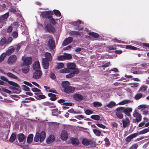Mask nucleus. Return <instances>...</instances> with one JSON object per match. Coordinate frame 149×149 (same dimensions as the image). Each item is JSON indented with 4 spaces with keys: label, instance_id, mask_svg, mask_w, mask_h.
Here are the masks:
<instances>
[{
    "label": "nucleus",
    "instance_id": "nucleus-47",
    "mask_svg": "<svg viewBox=\"0 0 149 149\" xmlns=\"http://www.w3.org/2000/svg\"><path fill=\"white\" fill-rule=\"evenodd\" d=\"M64 64L63 63H58L55 66V68L56 69H60L63 68Z\"/></svg>",
    "mask_w": 149,
    "mask_h": 149
},
{
    "label": "nucleus",
    "instance_id": "nucleus-43",
    "mask_svg": "<svg viewBox=\"0 0 149 149\" xmlns=\"http://www.w3.org/2000/svg\"><path fill=\"white\" fill-rule=\"evenodd\" d=\"M116 104V103L115 102L113 101H111L107 104V106L109 108H111L115 106Z\"/></svg>",
    "mask_w": 149,
    "mask_h": 149
},
{
    "label": "nucleus",
    "instance_id": "nucleus-55",
    "mask_svg": "<svg viewBox=\"0 0 149 149\" xmlns=\"http://www.w3.org/2000/svg\"><path fill=\"white\" fill-rule=\"evenodd\" d=\"M60 72L62 73H68L70 72V70L68 68H65L61 70Z\"/></svg>",
    "mask_w": 149,
    "mask_h": 149
},
{
    "label": "nucleus",
    "instance_id": "nucleus-15",
    "mask_svg": "<svg viewBox=\"0 0 149 149\" xmlns=\"http://www.w3.org/2000/svg\"><path fill=\"white\" fill-rule=\"evenodd\" d=\"M45 58H42V59L49 61L51 62L52 60V56L50 53L46 52L45 54Z\"/></svg>",
    "mask_w": 149,
    "mask_h": 149
},
{
    "label": "nucleus",
    "instance_id": "nucleus-17",
    "mask_svg": "<svg viewBox=\"0 0 149 149\" xmlns=\"http://www.w3.org/2000/svg\"><path fill=\"white\" fill-rule=\"evenodd\" d=\"M6 55H9V49H8L6 53H3L0 56V63L3 61Z\"/></svg>",
    "mask_w": 149,
    "mask_h": 149
},
{
    "label": "nucleus",
    "instance_id": "nucleus-7",
    "mask_svg": "<svg viewBox=\"0 0 149 149\" xmlns=\"http://www.w3.org/2000/svg\"><path fill=\"white\" fill-rule=\"evenodd\" d=\"M35 72L33 73V78L35 79H38L41 78L42 72L40 70H35Z\"/></svg>",
    "mask_w": 149,
    "mask_h": 149
},
{
    "label": "nucleus",
    "instance_id": "nucleus-63",
    "mask_svg": "<svg viewBox=\"0 0 149 149\" xmlns=\"http://www.w3.org/2000/svg\"><path fill=\"white\" fill-rule=\"evenodd\" d=\"M96 125L98 127L103 129L106 128V126L101 123H96Z\"/></svg>",
    "mask_w": 149,
    "mask_h": 149
},
{
    "label": "nucleus",
    "instance_id": "nucleus-62",
    "mask_svg": "<svg viewBox=\"0 0 149 149\" xmlns=\"http://www.w3.org/2000/svg\"><path fill=\"white\" fill-rule=\"evenodd\" d=\"M24 144L22 143L21 144H18L19 145L22 147L23 149H29V147L27 145H24Z\"/></svg>",
    "mask_w": 149,
    "mask_h": 149
},
{
    "label": "nucleus",
    "instance_id": "nucleus-1",
    "mask_svg": "<svg viewBox=\"0 0 149 149\" xmlns=\"http://www.w3.org/2000/svg\"><path fill=\"white\" fill-rule=\"evenodd\" d=\"M46 137V134L45 132H42L40 134L37 132L34 139V141L36 142H38L39 140L40 142H43Z\"/></svg>",
    "mask_w": 149,
    "mask_h": 149
},
{
    "label": "nucleus",
    "instance_id": "nucleus-10",
    "mask_svg": "<svg viewBox=\"0 0 149 149\" xmlns=\"http://www.w3.org/2000/svg\"><path fill=\"white\" fill-rule=\"evenodd\" d=\"M68 138V134L66 130H63L62 131L61 135V138L63 141H66Z\"/></svg>",
    "mask_w": 149,
    "mask_h": 149
},
{
    "label": "nucleus",
    "instance_id": "nucleus-61",
    "mask_svg": "<svg viewBox=\"0 0 149 149\" xmlns=\"http://www.w3.org/2000/svg\"><path fill=\"white\" fill-rule=\"evenodd\" d=\"M22 89L26 91H30V88L27 86H26L24 85H23L22 86Z\"/></svg>",
    "mask_w": 149,
    "mask_h": 149
},
{
    "label": "nucleus",
    "instance_id": "nucleus-51",
    "mask_svg": "<svg viewBox=\"0 0 149 149\" xmlns=\"http://www.w3.org/2000/svg\"><path fill=\"white\" fill-rule=\"evenodd\" d=\"M9 16V12H7L5 14H4L3 15L1 16L2 17V19L4 21L5 20L7 19Z\"/></svg>",
    "mask_w": 149,
    "mask_h": 149
},
{
    "label": "nucleus",
    "instance_id": "nucleus-64",
    "mask_svg": "<svg viewBox=\"0 0 149 149\" xmlns=\"http://www.w3.org/2000/svg\"><path fill=\"white\" fill-rule=\"evenodd\" d=\"M138 146V145L137 144H134L131 146L129 149H136Z\"/></svg>",
    "mask_w": 149,
    "mask_h": 149
},
{
    "label": "nucleus",
    "instance_id": "nucleus-13",
    "mask_svg": "<svg viewBox=\"0 0 149 149\" xmlns=\"http://www.w3.org/2000/svg\"><path fill=\"white\" fill-rule=\"evenodd\" d=\"M73 97L74 100L77 101H81L83 99L82 95L78 93H76L73 95Z\"/></svg>",
    "mask_w": 149,
    "mask_h": 149
},
{
    "label": "nucleus",
    "instance_id": "nucleus-58",
    "mask_svg": "<svg viewBox=\"0 0 149 149\" xmlns=\"http://www.w3.org/2000/svg\"><path fill=\"white\" fill-rule=\"evenodd\" d=\"M84 113L87 115H89L93 113V112L90 109H87L85 111Z\"/></svg>",
    "mask_w": 149,
    "mask_h": 149
},
{
    "label": "nucleus",
    "instance_id": "nucleus-25",
    "mask_svg": "<svg viewBox=\"0 0 149 149\" xmlns=\"http://www.w3.org/2000/svg\"><path fill=\"white\" fill-rule=\"evenodd\" d=\"M48 61L42 59V65L44 69H47L49 66V63Z\"/></svg>",
    "mask_w": 149,
    "mask_h": 149
},
{
    "label": "nucleus",
    "instance_id": "nucleus-2",
    "mask_svg": "<svg viewBox=\"0 0 149 149\" xmlns=\"http://www.w3.org/2000/svg\"><path fill=\"white\" fill-rule=\"evenodd\" d=\"M23 65L29 66L31 64L32 61V58L31 57H26L24 58V56L22 58Z\"/></svg>",
    "mask_w": 149,
    "mask_h": 149
},
{
    "label": "nucleus",
    "instance_id": "nucleus-16",
    "mask_svg": "<svg viewBox=\"0 0 149 149\" xmlns=\"http://www.w3.org/2000/svg\"><path fill=\"white\" fill-rule=\"evenodd\" d=\"M64 90L65 93H73L74 91L75 88L73 87L69 86Z\"/></svg>",
    "mask_w": 149,
    "mask_h": 149
},
{
    "label": "nucleus",
    "instance_id": "nucleus-56",
    "mask_svg": "<svg viewBox=\"0 0 149 149\" xmlns=\"http://www.w3.org/2000/svg\"><path fill=\"white\" fill-rule=\"evenodd\" d=\"M10 85L12 86L13 87H18L19 86L17 83L10 81Z\"/></svg>",
    "mask_w": 149,
    "mask_h": 149
},
{
    "label": "nucleus",
    "instance_id": "nucleus-57",
    "mask_svg": "<svg viewBox=\"0 0 149 149\" xmlns=\"http://www.w3.org/2000/svg\"><path fill=\"white\" fill-rule=\"evenodd\" d=\"M42 104L45 106H50L51 105H54L53 103H50L48 101L44 102L42 103Z\"/></svg>",
    "mask_w": 149,
    "mask_h": 149
},
{
    "label": "nucleus",
    "instance_id": "nucleus-33",
    "mask_svg": "<svg viewBox=\"0 0 149 149\" xmlns=\"http://www.w3.org/2000/svg\"><path fill=\"white\" fill-rule=\"evenodd\" d=\"M122 45H111L109 46L107 48L109 50H114L117 49L116 47L121 46Z\"/></svg>",
    "mask_w": 149,
    "mask_h": 149
},
{
    "label": "nucleus",
    "instance_id": "nucleus-14",
    "mask_svg": "<svg viewBox=\"0 0 149 149\" xmlns=\"http://www.w3.org/2000/svg\"><path fill=\"white\" fill-rule=\"evenodd\" d=\"M73 41L72 37H70L66 38L63 41L62 45L65 46L71 43Z\"/></svg>",
    "mask_w": 149,
    "mask_h": 149
},
{
    "label": "nucleus",
    "instance_id": "nucleus-37",
    "mask_svg": "<svg viewBox=\"0 0 149 149\" xmlns=\"http://www.w3.org/2000/svg\"><path fill=\"white\" fill-rule=\"evenodd\" d=\"M32 91L36 93H35V94L36 95H37V94H42L41 93V91L38 89L37 88H32Z\"/></svg>",
    "mask_w": 149,
    "mask_h": 149
},
{
    "label": "nucleus",
    "instance_id": "nucleus-5",
    "mask_svg": "<svg viewBox=\"0 0 149 149\" xmlns=\"http://www.w3.org/2000/svg\"><path fill=\"white\" fill-rule=\"evenodd\" d=\"M18 140L19 143V144L22 143L25 144L26 142V138L24 135L22 133L18 134L17 136Z\"/></svg>",
    "mask_w": 149,
    "mask_h": 149
},
{
    "label": "nucleus",
    "instance_id": "nucleus-23",
    "mask_svg": "<svg viewBox=\"0 0 149 149\" xmlns=\"http://www.w3.org/2000/svg\"><path fill=\"white\" fill-rule=\"evenodd\" d=\"M10 89L13 91L14 93H18L20 91V87L19 86L18 87L10 86Z\"/></svg>",
    "mask_w": 149,
    "mask_h": 149
},
{
    "label": "nucleus",
    "instance_id": "nucleus-45",
    "mask_svg": "<svg viewBox=\"0 0 149 149\" xmlns=\"http://www.w3.org/2000/svg\"><path fill=\"white\" fill-rule=\"evenodd\" d=\"M71 143L73 145H78L79 144V141L76 138H73L72 139Z\"/></svg>",
    "mask_w": 149,
    "mask_h": 149
},
{
    "label": "nucleus",
    "instance_id": "nucleus-22",
    "mask_svg": "<svg viewBox=\"0 0 149 149\" xmlns=\"http://www.w3.org/2000/svg\"><path fill=\"white\" fill-rule=\"evenodd\" d=\"M137 136V134H136V133H134L131 134L126 138L125 141L127 142H130L131 141L132 139L135 138Z\"/></svg>",
    "mask_w": 149,
    "mask_h": 149
},
{
    "label": "nucleus",
    "instance_id": "nucleus-36",
    "mask_svg": "<svg viewBox=\"0 0 149 149\" xmlns=\"http://www.w3.org/2000/svg\"><path fill=\"white\" fill-rule=\"evenodd\" d=\"M33 135L32 134H29L27 139V143H31L33 141Z\"/></svg>",
    "mask_w": 149,
    "mask_h": 149
},
{
    "label": "nucleus",
    "instance_id": "nucleus-53",
    "mask_svg": "<svg viewBox=\"0 0 149 149\" xmlns=\"http://www.w3.org/2000/svg\"><path fill=\"white\" fill-rule=\"evenodd\" d=\"M110 63L109 62L104 64V65H102L100 66L99 67L100 68H104L103 69V70H104V68H107L110 65Z\"/></svg>",
    "mask_w": 149,
    "mask_h": 149
},
{
    "label": "nucleus",
    "instance_id": "nucleus-35",
    "mask_svg": "<svg viewBox=\"0 0 149 149\" xmlns=\"http://www.w3.org/2000/svg\"><path fill=\"white\" fill-rule=\"evenodd\" d=\"M70 85V83L67 81H65L63 82L62 84V86L64 89L69 87Z\"/></svg>",
    "mask_w": 149,
    "mask_h": 149
},
{
    "label": "nucleus",
    "instance_id": "nucleus-46",
    "mask_svg": "<svg viewBox=\"0 0 149 149\" xmlns=\"http://www.w3.org/2000/svg\"><path fill=\"white\" fill-rule=\"evenodd\" d=\"M16 138V135L14 133H12L10 137V142L14 141Z\"/></svg>",
    "mask_w": 149,
    "mask_h": 149
},
{
    "label": "nucleus",
    "instance_id": "nucleus-21",
    "mask_svg": "<svg viewBox=\"0 0 149 149\" xmlns=\"http://www.w3.org/2000/svg\"><path fill=\"white\" fill-rule=\"evenodd\" d=\"M133 116L136 119H138L140 121L141 120L142 116L141 115L135 111L133 114Z\"/></svg>",
    "mask_w": 149,
    "mask_h": 149
},
{
    "label": "nucleus",
    "instance_id": "nucleus-12",
    "mask_svg": "<svg viewBox=\"0 0 149 149\" xmlns=\"http://www.w3.org/2000/svg\"><path fill=\"white\" fill-rule=\"evenodd\" d=\"M122 122L123 124V128H125L128 126L130 123V121L128 117H126L125 119L122 120Z\"/></svg>",
    "mask_w": 149,
    "mask_h": 149
},
{
    "label": "nucleus",
    "instance_id": "nucleus-8",
    "mask_svg": "<svg viewBox=\"0 0 149 149\" xmlns=\"http://www.w3.org/2000/svg\"><path fill=\"white\" fill-rule=\"evenodd\" d=\"M122 109L123 113H124L125 115L128 116H131L130 113L132 111V109L131 108L122 107Z\"/></svg>",
    "mask_w": 149,
    "mask_h": 149
},
{
    "label": "nucleus",
    "instance_id": "nucleus-42",
    "mask_svg": "<svg viewBox=\"0 0 149 149\" xmlns=\"http://www.w3.org/2000/svg\"><path fill=\"white\" fill-rule=\"evenodd\" d=\"M10 12H12L14 13H16L15 14L16 15L17 14H19V13L20 12V11L17 9L16 10L14 8H10Z\"/></svg>",
    "mask_w": 149,
    "mask_h": 149
},
{
    "label": "nucleus",
    "instance_id": "nucleus-41",
    "mask_svg": "<svg viewBox=\"0 0 149 149\" xmlns=\"http://www.w3.org/2000/svg\"><path fill=\"white\" fill-rule=\"evenodd\" d=\"M91 119L96 120H99L100 118V116L97 115H93L91 116Z\"/></svg>",
    "mask_w": 149,
    "mask_h": 149
},
{
    "label": "nucleus",
    "instance_id": "nucleus-20",
    "mask_svg": "<svg viewBox=\"0 0 149 149\" xmlns=\"http://www.w3.org/2000/svg\"><path fill=\"white\" fill-rule=\"evenodd\" d=\"M33 68L34 70H40V67L39 62L38 61H36L33 65Z\"/></svg>",
    "mask_w": 149,
    "mask_h": 149
},
{
    "label": "nucleus",
    "instance_id": "nucleus-31",
    "mask_svg": "<svg viewBox=\"0 0 149 149\" xmlns=\"http://www.w3.org/2000/svg\"><path fill=\"white\" fill-rule=\"evenodd\" d=\"M89 140L86 138H83L82 139L81 143L82 144L85 146H88L90 144V142Z\"/></svg>",
    "mask_w": 149,
    "mask_h": 149
},
{
    "label": "nucleus",
    "instance_id": "nucleus-30",
    "mask_svg": "<svg viewBox=\"0 0 149 149\" xmlns=\"http://www.w3.org/2000/svg\"><path fill=\"white\" fill-rule=\"evenodd\" d=\"M125 48L127 49H131L133 50H140V49L134 46L131 45H126Z\"/></svg>",
    "mask_w": 149,
    "mask_h": 149
},
{
    "label": "nucleus",
    "instance_id": "nucleus-59",
    "mask_svg": "<svg viewBox=\"0 0 149 149\" xmlns=\"http://www.w3.org/2000/svg\"><path fill=\"white\" fill-rule=\"evenodd\" d=\"M49 20L50 21V22L53 25H54L56 24L55 20L52 17V16H51V17H50V18H49Z\"/></svg>",
    "mask_w": 149,
    "mask_h": 149
},
{
    "label": "nucleus",
    "instance_id": "nucleus-44",
    "mask_svg": "<svg viewBox=\"0 0 149 149\" xmlns=\"http://www.w3.org/2000/svg\"><path fill=\"white\" fill-rule=\"evenodd\" d=\"M54 14L56 16L60 17L61 15V14L60 11L58 10L54 9L53 10Z\"/></svg>",
    "mask_w": 149,
    "mask_h": 149
},
{
    "label": "nucleus",
    "instance_id": "nucleus-28",
    "mask_svg": "<svg viewBox=\"0 0 149 149\" xmlns=\"http://www.w3.org/2000/svg\"><path fill=\"white\" fill-rule=\"evenodd\" d=\"M17 59L16 56L15 55L10 56V64L16 62Z\"/></svg>",
    "mask_w": 149,
    "mask_h": 149
},
{
    "label": "nucleus",
    "instance_id": "nucleus-24",
    "mask_svg": "<svg viewBox=\"0 0 149 149\" xmlns=\"http://www.w3.org/2000/svg\"><path fill=\"white\" fill-rule=\"evenodd\" d=\"M55 140V137L53 135L49 136L46 140V142L48 144H49L53 142Z\"/></svg>",
    "mask_w": 149,
    "mask_h": 149
},
{
    "label": "nucleus",
    "instance_id": "nucleus-29",
    "mask_svg": "<svg viewBox=\"0 0 149 149\" xmlns=\"http://www.w3.org/2000/svg\"><path fill=\"white\" fill-rule=\"evenodd\" d=\"M81 21L80 20H78L73 22V24L75 26L74 29H79V27L81 23Z\"/></svg>",
    "mask_w": 149,
    "mask_h": 149
},
{
    "label": "nucleus",
    "instance_id": "nucleus-50",
    "mask_svg": "<svg viewBox=\"0 0 149 149\" xmlns=\"http://www.w3.org/2000/svg\"><path fill=\"white\" fill-rule=\"evenodd\" d=\"M93 132L97 136H100L101 134V132L98 130L97 129H93Z\"/></svg>",
    "mask_w": 149,
    "mask_h": 149
},
{
    "label": "nucleus",
    "instance_id": "nucleus-19",
    "mask_svg": "<svg viewBox=\"0 0 149 149\" xmlns=\"http://www.w3.org/2000/svg\"><path fill=\"white\" fill-rule=\"evenodd\" d=\"M67 67L69 69L72 70L71 71H74V70L75 69H77L76 68V65L75 64L73 63H68L67 64Z\"/></svg>",
    "mask_w": 149,
    "mask_h": 149
},
{
    "label": "nucleus",
    "instance_id": "nucleus-48",
    "mask_svg": "<svg viewBox=\"0 0 149 149\" xmlns=\"http://www.w3.org/2000/svg\"><path fill=\"white\" fill-rule=\"evenodd\" d=\"M105 142V146L106 147L109 146L111 144L110 142L109 141L108 139L106 138L104 140Z\"/></svg>",
    "mask_w": 149,
    "mask_h": 149
},
{
    "label": "nucleus",
    "instance_id": "nucleus-52",
    "mask_svg": "<svg viewBox=\"0 0 149 149\" xmlns=\"http://www.w3.org/2000/svg\"><path fill=\"white\" fill-rule=\"evenodd\" d=\"M64 55L65 60H70L72 58V56L70 54H65Z\"/></svg>",
    "mask_w": 149,
    "mask_h": 149
},
{
    "label": "nucleus",
    "instance_id": "nucleus-60",
    "mask_svg": "<svg viewBox=\"0 0 149 149\" xmlns=\"http://www.w3.org/2000/svg\"><path fill=\"white\" fill-rule=\"evenodd\" d=\"M58 60L59 61H63L65 60L64 55L59 56L57 57Z\"/></svg>",
    "mask_w": 149,
    "mask_h": 149
},
{
    "label": "nucleus",
    "instance_id": "nucleus-32",
    "mask_svg": "<svg viewBox=\"0 0 149 149\" xmlns=\"http://www.w3.org/2000/svg\"><path fill=\"white\" fill-rule=\"evenodd\" d=\"M19 23L17 22H13L11 24V25H10V32H11L13 29V27L14 26L18 27L19 26Z\"/></svg>",
    "mask_w": 149,
    "mask_h": 149
},
{
    "label": "nucleus",
    "instance_id": "nucleus-6",
    "mask_svg": "<svg viewBox=\"0 0 149 149\" xmlns=\"http://www.w3.org/2000/svg\"><path fill=\"white\" fill-rule=\"evenodd\" d=\"M47 44V46L51 50H53L55 47V41L53 39H50L48 42Z\"/></svg>",
    "mask_w": 149,
    "mask_h": 149
},
{
    "label": "nucleus",
    "instance_id": "nucleus-38",
    "mask_svg": "<svg viewBox=\"0 0 149 149\" xmlns=\"http://www.w3.org/2000/svg\"><path fill=\"white\" fill-rule=\"evenodd\" d=\"M7 42L6 38H3L0 40V46H5Z\"/></svg>",
    "mask_w": 149,
    "mask_h": 149
},
{
    "label": "nucleus",
    "instance_id": "nucleus-54",
    "mask_svg": "<svg viewBox=\"0 0 149 149\" xmlns=\"http://www.w3.org/2000/svg\"><path fill=\"white\" fill-rule=\"evenodd\" d=\"M70 34L71 35L73 36L75 35H79L80 33L77 31H71L70 32Z\"/></svg>",
    "mask_w": 149,
    "mask_h": 149
},
{
    "label": "nucleus",
    "instance_id": "nucleus-34",
    "mask_svg": "<svg viewBox=\"0 0 149 149\" xmlns=\"http://www.w3.org/2000/svg\"><path fill=\"white\" fill-rule=\"evenodd\" d=\"M23 67L22 68L23 72L24 73H27L29 70V66H24L23 65Z\"/></svg>",
    "mask_w": 149,
    "mask_h": 149
},
{
    "label": "nucleus",
    "instance_id": "nucleus-4",
    "mask_svg": "<svg viewBox=\"0 0 149 149\" xmlns=\"http://www.w3.org/2000/svg\"><path fill=\"white\" fill-rule=\"evenodd\" d=\"M116 115L117 117L119 119H122L123 118V111L122 107H119L116 109Z\"/></svg>",
    "mask_w": 149,
    "mask_h": 149
},
{
    "label": "nucleus",
    "instance_id": "nucleus-9",
    "mask_svg": "<svg viewBox=\"0 0 149 149\" xmlns=\"http://www.w3.org/2000/svg\"><path fill=\"white\" fill-rule=\"evenodd\" d=\"M45 27L47 29V31L50 33H54L55 31V30L54 26L49 24H47Z\"/></svg>",
    "mask_w": 149,
    "mask_h": 149
},
{
    "label": "nucleus",
    "instance_id": "nucleus-11",
    "mask_svg": "<svg viewBox=\"0 0 149 149\" xmlns=\"http://www.w3.org/2000/svg\"><path fill=\"white\" fill-rule=\"evenodd\" d=\"M79 72L78 69H75L74 70V71H71L70 74H67L65 77L67 78H72L74 76V74H77Z\"/></svg>",
    "mask_w": 149,
    "mask_h": 149
},
{
    "label": "nucleus",
    "instance_id": "nucleus-27",
    "mask_svg": "<svg viewBox=\"0 0 149 149\" xmlns=\"http://www.w3.org/2000/svg\"><path fill=\"white\" fill-rule=\"evenodd\" d=\"M48 95L49 97H50V100L52 101H54L57 99L56 95L54 94L51 93H49Z\"/></svg>",
    "mask_w": 149,
    "mask_h": 149
},
{
    "label": "nucleus",
    "instance_id": "nucleus-18",
    "mask_svg": "<svg viewBox=\"0 0 149 149\" xmlns=\"http://www.w3.org/2000/svg\"><path fill=\"white\" fill-rule=\"evenodd\" d=\"M12 37H10V43L13 41V39H15L17 38L18 36V31H13L11 35Z\"/></svg>",
    "mask_w": 149,
    "mask_h": 149
},
{
    "label": "nucleus",
    "instance_id": "nucleus-39",
    "mask_svg": "<svg viewBox=\"0 0 149 149\" xmlns=\"http://www.w3.org/2000/svg\"><path fill=\"white\" fill-rule=\"evenodd\" d=\"M88 34L92 37L95 38H97L99 37V35L98 33L93 32H90Z\"/></svg>",
    "mask_w": 149,
    "mask_h": 149
},
{
    "label": "nucleus",
    "instance_id": "nucleus-40",
    "mask_svg": "<svg viewBox=\"0 0 149 149\" xmlns=\"http://www.w3.org/2000/svg\"><path fill=\"white\" fill-rule=\"evenodd\" d=\"M143 94L141 93H138L135 96L134 98L136 100H138L141 99L142 97H143Z\"/></svg>",
    "mask_w": 149,
    "mask_h": 149
},
{
    "label": "nucleus",
    "instance_id": "nucleus-3",
    "mask_svg": "<svg viewBox=\"0 0 149 149\" xmlns=\"http://www.w3.org/2000/svg\"><path fill=\"white\" fill-rule=\"evenodd\" d=\"M53 14V12L52 11L50 10L43 12L41 13V15L43 17L49 19L51 17L52 15Z\"/></svg>",
    "mask_w": 149,
    "mask_h": 149
},
{
    "label": "nucleus",
    "instance_id": "nucleus-26",
    "mask_svg": "<svg viewBox=\"0 0 149 149\" xmlns=\"http://www.w3.org/2000/svg\"><path fill=\"white\" fill-rule=\"evenodd\" d=\"M149 132V127L145 128L143 130L140 131L139 132L136 133L137 135L145 134Z\"/></svg>",
    "mask_w": 149,
    "mask_h": 149
},
{
    "label": "nucleus",
    "instance_id": "nucleus-49",
    "mask_svg": "<svg viewBox=\"0 0 149 149\" xmlns=\"http://www.w3.org/2000/svg\"><path fill=\"white\" fill-rule=\"evenodd\" d=\"M93 104V106L95 107H100L102 106V104L99 102H95Z\"/></svg>",
    "mask_w": 149,
    "mask_h": 149
}]
</instances>
